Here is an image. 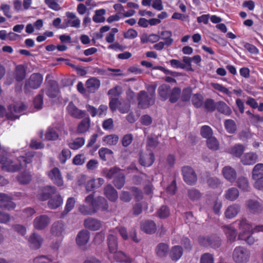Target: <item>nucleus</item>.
Masks as SVG:
<instances>
[{
	"label": "nucleus",
	"mask_w": 263,
	"mask_h": 263,
	"mask_svg": "<svg viewBox=\"0 0 263 263\" xmlns=\"http://www.w3.org/2000/svg\"><path fill=\"white\" fill-rule=\"evenodd\" d=\"M49 178L53 184L58 186H62L64 184L63 179L60 170L57 167H53L47 173Z\"/></svg>",
	"instance_id": "nucleus-7"
},
{
	"label": "nucleus",
	"mask_w": 263,
	"mask_h": 263,
	"mask_svg": "<svg viewBox=\"0 0 263 263\" xmlns=\"http://www.w3.org/2000/svg\"><path fill=\"white\" fill-rule=\"evenodd\" d=\"M65 225L64 222L61 220L54 222L50 229L51 234L55 236H61L65 232Z\"/></svg>",
	"instance_id": "nucleus-12"
},
{
	"label": "nucleus",
	"mask_w": 263,
	"mask_h": 263,
	"mask_svg": "<svg viewBox=\"0 0 263 263\" xmlns=\"http://www.w3.org/2000/svg\"><path fill=\"white\" fill-rule=\"evenodd\" d=\"M200 263H214V258L213 254L205 253L201 255Z\"/></svg>",
	"instance_id": "nucleus-63"
},
{
	"label": "nucleus",
	"mask_w": 263,
	"mask_h": 263,
	"mask_svg": "<svg viewBox=\"0 0 263 263\" xmlns=\"http://www.w3.org/2000/svg\"><path fill=\"white\" fill-rule=\"evenodd\" d=\"M217 110L226 116H230L232 114L231 108L223 101H219L217 102L216 108Z\"/></svg>",
	"instance_id": "nucleus-33"
},
{
	"label": "nucleus",
	"mask_w": 263,
	"mask_h": 263,
	"mask_svg": "<svg viewBox=\"0 0 263 263\" xmlns=\"http://www.w3.org/2000/svg\"><path fill=\"white\" fill-rule=\"evenodd\" d=\"M62 203L63 198L60 195L58 194L49 199L48 205L51 209H55L60 206Z\"/></svg>",
	"instance_id": "nucleus-36"
},
{
	"label": "nucleus",
	"mask_w": 263,
	"mask_h": 263,
	"mask_svg": "<svg viewBox=\"0 0 263 263\" xmlns=\"http://www.w3.org/2000/svg\"><path fill=\"white\" fill-rule=\"evenodd\" d=\"M208 147L214 151H217L219 148V142L215 137H211L206 140Z\"/></svg>",
	"instance_id": "nucleus-52"
},
{
	"label": "nucleus",
	"mask_w": 263,
	"mask_h": 263,
	"mask_svg": "<svg viewBox=\"0 0 263 263\" xmlns=\"http://www.w3.org/2000/svg\"><path fill=\"white\" fill-rule=\"evenodd\" d=\"M169 249L168 245L165 243H159L155 249V252L157 255L161 258L165 257L166 256Z\"/></svg>",
	"instance_id": "nucleus-35"
},
{
	"label": "nucleus",
	"mask_w": 263,
	"mask_h": 263,
	"mask_svg": "<svg viewBox=\"0 0 263 263\" xmlns=\"http://www.w3.org/2000/svg\"><path fill=\"white\" fill-rule=\"evenodd\" d=\"M106 13V10L100 9L95 11V14L92 17V21L96 23H103L105 21L104 15Z\"/></svg>",
	"instance_id": "nucleus-43"
},
{
	"label": "nucleus",
	"mask_w": 263,
	"mask_h": 263,
	"mask_svg": "<svg viewBox=\"0 0 263 263\" xmlns=\"http://www.w3.org/2000/svg\"><path fill=\"white\" fill-rule=\"evenodd\" d=\"M192 93V89L191 87H186L183 89L182 95L181 96V100L183 102L190 101Z\"/></svg>",
	"instance_id": "nucleus-62"
},
{
	"label": "nucleus",
	"mask_w": 263,
	"mask_h": 263,
	"mask_svg": "<svg viewBox=\"0 0 263 263\" xmlns=\"http://www.w3.org/2000/svg\"><path fill=\"white\" fill-rule=\"evenodd\" d=\"M204 108L209 112H213L216 108L217 102L212 99H206L203 103Z\"/></svg>",
	"instance_id": "nucleus-55"
},
{
	"label": "nucleus",
	"mask_w": 263,
	"mask_h": 263,
	"mask_svg": "<svg viewBox=\"0 0 263 263\" xmlns=\"http://www.w3.org/2000/svg\"><path fill=\"white\" fill-rule=\"evenodd\" d=\"M239 195L238 190L236 187H232L226 191L224 197L228 200L233 201L238 198Z\"/></svg>",
	"instance_id": "nucleus-37"
},
{
	"label": "nucleus",
	"mask_w": 263,
	"mask_h": 263,
	"mask_svg": "<svg viewBox=\"0 0 263 263\" xmlns=\"http://www.w3.org/2000/svg\"><path fill=\"white\" fill-rule=\"evenodd\" d=\"M50 218L46 215H41L36 217L33 221L34 228L42 230L46 228L50 222Z\"/></svg>",
	"instance_id": "nucleus-8"
},
{
	"label": "nucleus",
	"mask_w": 263,
	"mask_h": 263,
	"mask_svg": "<svg viewBox=\"0 0 263 263\" xmlns=\"http://www.w3.org/2000/svg\"><path fill=\"white\" fill-rule=\"evenodd\" d=\"M224 126L226 131L229 134H234L237 130L236 123L232 119L226 120L224 122Z\"/></svg>",
	"instance_id": "nucleus-47"
},
{
	"label": "nucleus",
	"mask_w": 263,
	"mask_h": 263,
	"mask_svg": "<svg viewBox=\"0 0 263 263\" xmlns=\"http://www.w3.org/2000/svg\"><path fill=\"white\" fill-rule=\"evenodd\" d=\"M89 239V233L86 230L80 231L76 237V242L80 246H85Z\"/></svg>",
	"instance_id": "nucleus-22"
},
{
	"label": "nucleus",
	"mask_w": 263,
	"mask_h": 263,
	"mask_svg": "<svg viewBox=\"0 0 263 263\" xmlns=\"http://www.w3.org/2000/svg\"><path fill=\"white\" fill-rule=\"evenodd\" d=\"M43 98V93H39L34 98L33 105L35 108L41 109L42 108Z\"/></svg>",
	"instance_id": "nucleus-64"
},
{
	"label": "nucleus",
	"mask_w": 263,
	"mask_h": 263,
	"mask_svg": "<svg viewBox=\"0 0 263 263\" xmlns=\"http://www.w3.org/2000/svg\"><path fill=\"white\" fill-rule=\"evenodd\" d=\"M34 155L32 154H26L17 158L19 164H13V161L8 158L7 154L3 152L0 154V164H2V169L9 172L18 171L21 168L26 167L27 164L32 162Z\"/></svg>",
	"instance_id": "nucleus-1"
},
{
	"label": "nucleus",
	"mask_w": 263,
	"mask_h": 263,
	"mask_svg": "<svg viewBox=\"0 0 263 263\" xmlns=\"http://www.w3.org/2000/svg\"><path fill=\"white\" fill-rule=\"evenodd\" d=\"M157 215L158 217L162 219L168 217L170 215V210L169 208L166 205H162L158 210Z\"/></svg>",
	"instance_id": "nucleus-57"
},
{
	"label": "nucleus",
	"mask_w": 263,
	"mask_h": 263,
	"mask_svg": "<svg viewBox=\"0 0 263 263\" xmlns=\"http://www.w3.org/2000/svg\"><path fill=\"white\" fill-rule=\"evenodd\" d=\"M156 88V85H151L149 87V88L152 90V92L149 95L144 90H141L138 93L137 100L140 107L146 108L154 104Z\"/></svg>",
	"instance_id": "nucleus-2"
},
{
	"label": "nucleus",
	"mask_w": 263,
	"mask_h": 263,
	"mask_svg": "<svg viewBox=\"0 0 263 263\" xmlns=\"http://www.w3.org/2000/svg\"><path fill=\"white\" fill-rule=\"evenodd\" d=\"M232 257L236 263H246L250 259V252L247 248L238 246L234 249Z\"/></svg>",
	"instance_id": "nucleus-4"
},
{
	"label": "nucleus",
	"mask_w": 263,
	"mask_h": 263,
	"mask_svg": "<svg viewBox=\"0 0 263 263\" xmlns=\"http://www.w3.org/2000/svg\"><path fill=\"white\" fill-rule=\"evenodd\" d=\"M199 245L203 247H211L213 248H217L221 245L220 238L216 234L210 236H200L198 238Z\"/></svg>",
	"instance_id": "nucleus-5"
},
{
	"label": "nucleus",
	"mask_w": 263,
	"mask_h": 263,
	"mask_svg": "<svg viewBox=\"0 0 263 263\" xmlns=\"http://www.w3.org/2000/svg\"><path fill=\"white\" fill-rule=\"evenodd\" d=\"M237 187L242 191H248L249 189V183L247 178L244 176L239 177L236 180Z\"/></svg>",
	"instance_id": "nucleus-41"
},
{
	"label": "nucleus",
	"mask_w": 263,
	"mask_h": 263,
	"mask_svg": "<svg viewBox=\"0 0 263 263\" xmlns=\"http://www.w3.org/2000/svg\"><path fill=\"white\" fill-rule=\"evenodd\" d=\"M263 177V163L256 164L252 170V179L258 180Z\"/></svg>",
	"instance_id": "nucleus-42"
},
{
	"label": "nucleus",
	"mask_w": 263,
	"mask_h": 263,
	"mask_svg": "<svg viewBox=\"0 0 263 263\" xmlns=\"http://www.w3.org/2000/svg\"><path fill=\"white\" fill-rule=\"evenodd\" d=\"M86 88L90 93H94L100 86V81L96 78L88 79L85 83Z\"/></svg>",
	"instance_id": "nucleus-17"
},
{
	"label": "nucleus",
	"mask_w": 263,
	"mask_h": 263,
	"mask_svg": "<svg viewBox=\"0 0 263 263\" xmlns=\"http://www.w3.org/2000/svg\"><path fill=\"white\" fill-rule=\"evenodd\" d=\"M90 119L89 117L83 119L78 124L77 132L79 134H84L87 132L90 127Z\"/></svg>",
	"instance_id": "nucleus-34"
},
{
	"label": "nucleus",
	"mask_w": 263,
	"mask_h": 263,
	"mask_svg": "<svg viewBox=\"0 0 263 263\" xmlns=\"http://www.w3.org/2000/svg\"><path fill=\"white\" fill-rule=\"evenodd\" d=\"M0 206L8 210L14 209L15 204L5 193H0Z\"/></svg>",
	"instance_id": "nucleus-15"
},
{
	"label": "nucleus",
	"mask_w": 263,
	"mask_h": 263,
	"mask_svg": "<svg viewBox=\"0 0 263 263\" xmlns=\"http://www.w3.org/2000/svg\"><path fill=\"white\" fill-rule=\"evenodd\" d=\"M122 172L121 169L119 168L117 166H114L110 169L108 170L107 168L104 169L103 171V173L104 176L108 179H114L116 177V176L119 175V174L121 173Z\"/></svg>",
	"instance_id": "nucleus-38"
},
{
	"label": "nucleus",
	"mask_w": 263,
	"mask_h": 263,
	"mask_svg": "<svg viewBox=\"0 0 263 263\" xmlns=\"http://www.w3.org/2000/svg\"><path fill=\"white\" fill-rule=\"evenodd\" d=\"M182 174L184 181L189 185H193L197 181L196 174L194 170L190 166H183L182 168Z\"/></svg>",
	"instance_id": "nucleus-6"
},
{
	"label": "nucleus",
	"mask_w": 263,
	"mask_h": 263,
	"mask_svg": "<svg viewBox=\"0 0 263 263\" xmlns=\"http://www.w3.org/2000/svg\"><path fill=\"white\" fill-rule=\"evenodd\" d=\"M76 201L74 198L69 197L66 201L65 209L62 213V216H64L70 212L74 208Z\"/></svg>",
	"instance_id": "nucleus-54"
},
{
	"label": "nucleus",
	"mask_w": 263,
	"mask_h": 263,
	"mask_svg": "<svg viewBox=\"0 0 263 263\" xmlns=\"http://www.w3.org/2000/svg\"><path fill=\"white\" fill-rule=\"evenodd\" d=\"M239 229L241 231L240 233H243L244 235H249L251 233H253V229H252L251 224L245 218H242L239 221Z\"/></svg>",
	"instance_id": "nucleus-27"
},
{
	"label": "nucleus",
	"mask_w": 263,
	"mask_h": 263,
	"mask_svg": "<svg viewBox=\"0 0 263 263\" xmlns=\"http://www.w3.org/2000/svg\"><path fill=\"white\" fill-rule=\"evenodd\" d=\"M47 192H42L38 195V198L41 201H45L50 199L52 194H54L57 192V189L53 186H47L45 188Z\"/></svg>",
	"instance_id": "nucleus-30"
},
{
	"label": "nucleus",
	"mask_w": 263,
	"mask_h": 263,
	"mask_svg": "<svg viewBox=\"0 0 263 263\" xmlns=\"http://www.w3.org/2000/svg\"><path fill=\"white\" fill-rule=\"evenodd\" d=\"M183 248L180 246L172 247L169 253L170 257L174 261L179 260L183 255Z\"/></svg>",
	"instance_id": "nucleus-20"
},
{
	"label": "nucleus",
	"mask_w": 263,
	"mask_h": 263,
	"mask_svg": "<svg viewBox=\"0 0 263 263\" xmlns=\"http://www.w3.org/2000/svg\"><path fill=\"white\" fill-rule=\"evenodd\" d=\"M107 245L110 253L116 252L118 249L117 238L112 234H109L107 236Z\"/></svg>",
	"instance_id": "nucleus-31"
},
{
	"label": "nucleus",
	"mask_w": 263,
	"mask_h": 263,
	"mask_svg": "<svg viewBox=\"0 0 263 263\" xmlns=\"http://www.w3.org/2000/svg\"><path fill=\"white\" fill-rule=\"evenodd\" d=\"M6 117L8 120H14L19 118V116L14 115L8 109L7 111L6 108L3 106L0 105V117Z\"/></svg>",
	"instance_id": "nucleus-44"
},
{
	"label": "nucleus",
	"mask_w": 263,
	"mask_h": 263,
	"mask_svg": "<svg viewBox=\"0 0 263 263\" xmlns=\"http://www.w3.org/2000/svg\"><path fill=\"white\" fill-rule=\"evenodd\" d=\"M246 206L253 214H259L263 210V205L257 200L249 199L246 202Z\"/></svg>",
	"instance_id": "nucleus-10"
},
{
	"label": "nucleus",
	"mask_w": 263,
	"mask_h": 263,
	"mask_svg": "<svg viewBox=\"0 0 263 263\" xmlns=\"http://www.w3.org/2000/svg\"><path fill=\"white\" fill-rule=\"evenodd\" d=\"M104 193L105 196L110 201L115 202L118 199L117 191L110 184H108L104 187Z\"/></svg>",
	"instance_id": "nucleus-21"
},
{
	"label": "nucleus",
	"mask_w": 263,
	"mask_h": 263,
	"mask_svg": "<svg viewBox=\"0 0 263 263\" xmlns=\"http://www.w3.org/2000/svg\"><path fill=\"white\" fill-rule=\"evenodd\" d=\"M222 174L224 178L230 182L234 183L236 180L237 174L236 171L231 166H225L222 169Z\"/></svg>",
	"instance_id": "nucleus-14"
},
{
	"label": "nucleus",
	"mask_w": 263,
	"mask_h": 263,
	"mask_svg": "<svg viewBox=\"0 0 263 263\" xmlns=\"http://www.w3.org/2000/svg\"><path fill=\"white\" fill-rule=\"evenodd\" d=\"M119 140V137L116 135H109L103 138L102 141L106 145H115L117 144Z\"/></svg>",
	"instance_id": "nucleus-50"
},
{
	"label": "nucleus",
	"mask_w": 263,
	"mask_h": 263,
	"mask_svg": "<svg viewBox=\"0 0 263 263\" xmlns=\"http://www.w3.org/2000/svg\"><path fill=\"white\" fill-rule=\"evenodd\" d=\"M223 229L228 239L232 242L235 241L237 236L236 230L230 226H225Z\"/></svg>",
	"instance_id": "nucleus-39"
},
{
	"label": "nucleus",
	"mask_w": 263,
	"mask_h": 263,
	"mask_svg": "<svg viewBox=\"0 0 263 263\" xmlns=\"http://www.w3.org/2000/svg\"><path fill=\"white\" fill-rule=\"evenodd\" d=\"M71 153L70 151L67 148H64L59 154L58 158L60 163L64 164L66 163V161L71 157Z\"/></svg>",
	"instance_id": "nucleus-53"
},
{
	"label": "nucleus",
	"mask_w": 263,
	"mask_h": 263,
	"mask_svg": "<svg viewBox=\"0 0 263 263\" xmlns=\"http://www.w3.org/2000/svg\"><path fill=\"white\" fill-rule=\"evenodd\" d=\"M240 211V206L237 204H233L228 207L224 212L225 216L229 219L235 217Z\"/></svg>",
	"instance_id": "nucleus-25"
},
{
	"label": "nucleus",
	"mask_w": 263,
	"mask_h": 263,
	"mask_svg": "<svg viewBox=\"0 0 263 263\" xmlns=\"http://www.w3.org/2000/svg\"><path fill=\"white\" fill-rule=\"evenodd\" d=\"M93 207L96 213L99 210L103 211L107 210L108 204L107 200L104 197L99 196L96 198Z\"/></svg>",
	"instance_id": "nucleus-28"
},
{
	"label": "nucleus",
	"mask_w": 263,
	"mask_h": 263,
	"mask_svg": "<svg viewBox=\"0 0 263 263\" xmlns=\"http://www.w3.org/2000/svg\"><path fill=\"white\" fill-rule=\"evenodd\" d=\"M98 154L100 159L104 161H106L107 160V156L111 155L113 152L110 149L102 147L99 150Z\"/></svg>",
	"instance_id": "nucleus-60"
},
{
	"label": "nucleus",
	"mask_w": 263,
	"mask_h": 263,
	"mask_svg": "<svg viewBox=\"0 0 263 263\" xmlns=\"http://www.w3.org/2000/svg\"><path fill=\"white\" fill-rule=\"evenodd\" d=\"M84 227L91 231L98 230L101 226V221L93 218H88L84 220Z\"/></svg>",
	"instance_id": "nucleus-19"
},
{
	"label": "nucleus",
	"mask_w": 263,
	"mask_h": 263,
	"mask_svg": "<svg viewBox=\"0 0 263 263\" xmlns=\"http://www.w3.org/2000/svg\"><path fill=\"white\" fill-rule=\"evenodd\" d=\"M203 97L200 93L193 95L192 99V102L193 106L196 108H200L203 104Z\"/></svg>",
	"instance_id": "nucleus-49"
},
{
	"label": "nucleus",
	"mask_w": 263,
	"mask_h": 263,
	"mask_svg": "<svg viewBox=\"0 0 263 263\" xmlns=\"http://www.w3.org/2000/svg\"><path fill=\"white\" fill-rule=\"evenodd\" d=\"M43 77L40 73H33L31 74L29 78L26 80L24 85V91L27 93L30 89H36L42 85Z\"/></svg>",
	"instance_id": "nucleus-3"
},
{
	"label": "nucleus",
	"mask_w": 263,
	"mask_h": 263,
	"mask_svg": "<svg viewBox=\"0 0 263 263\" xmlns=\"http://www.w3.org/2000/svg\"><path fill=\"white\" fill-rule=\"evenodd\" d=\"M85 140L83 137H78L68 143V147L72 150H77L81 148L85 144Z\"/></svg>",
	"instance_id": "nucleus-40"
},
{
	"label": "nucleus",
	"mask_w": 263,
	"mask_h": 263,
	"mask_svg": "<svg viewBox=\"0 0 263 263\" xmlns=\"http://www.w3.org/2000/svg\"><path fill=\"white\" fill-rule=\"evenodd\" d=\"M171 90L170 86L167 84H162L159 87L158 92L161 101H165L168 99Z\"/></svg>",
	"instance_id": "nucleus-26"
},
{
	"label": "nucleus",
	"mask_w": 263,
	"mask_h": 263,
	"mask_svg": "<svg viewBox=\"0 0 263 263\" xmlns=\"http://www.w3.org/2000/svg\"><path fill=\"white\" fill-rule=\"evenodd\" d=\"M59 92V88L57 82L51 81L49 82V85L46 92V94L50 98H56Z\"/></svg>",
	"instance_id": "nucleus-23"
},
{
	"label": "nucleus",
	"mask_w": 263,
	"mask_h": 263,
	"mask_svg": "<svg viewBox=\"0 0 263 263\" xmlns=\"http://www.w3.org/2000/svg\"><path fill=\"white\" fill-rule=\"evenodd\" d=\"M200 134L203 138L208 139L212 137V129L208 125H203L201 128Z\"/></svg>",
	"instance_id": "nucleus-61"
},
{
	"label": "nucleus",
	"mask_w": 263,
	"mask_h": 263,
	"mask_svg": "<svg viewBox=\"0 0 263 263\" xmlns=\"http://www.w3.org/2000/svg\"><path fill=\"white\" fill-rule=\"evenodd\" d=\"M59 134L53 127H48L45 134V138L48 141L57 140L59 138Z\"/></svg>",
	"instance_id": "nucleus-51"
},
{
	"label": "nucleus",
	"mask_w": 263,
	"mask_h": 263,
	"mask_svg": "<svg viewBox=\"0 0 263 263\" xmlns=\"http://www.w3.org/2000/svg\"><path fill=\"white\" fill-rule=\"evenodd\" d=\"M245 151V147L242 144H236L229 149V153L233 156L237 158H240Z\"/></svg>",
	"instance_id": "nucleus-18"
},
{
	"label": "nucleus",
	"mask_w": 263,
	"mask_h": 263,
	"mask_svg": "<svg viewBox=\"0 0 263 263\" xmlns=\"http://www.w3.org/2000/svg\"><path fill=\"white\" fill-rule=\"evenodd\" d=\"M67 110L71 116L75 118L81 119L85 116V111L78 109L72 102L67 105Z\"/></svg>",
	"instance_id": "nucleus-11"
},
{
	"label": "nucleus",
	"mask_w": 263,
	"mask_h": 263,
	"mask_svg": "<svg viewBox=\"0 0 263 263\" xmlns=\"http://www.w3.org/2000/svg\"><path fill=\"white\" fill-rule=\"evenodd\" d=\"M26 71L25 66L22 65H18L15 69V79L17 82L22 81L26 77Z\"/></svg>",
	"instance_id": "nucleus-32"
},
{
	"label": "nucleus",
	"mask_w": 263,
	"mask_h": 263,
	"mask_svg": "<svg viewBox=\"0 0 263 263\" xmlns=\"http://www.w3.org/2000/svg\"><path fill=\"white\" fill-rule=\"evenodd\" d=\"M189 198L193 201L198 200L201 197V194L198 190L195 188L189 189L187 191Z\"/></svg>",
	"instance_id": "nucleus-56"
},
{
	"label": "nucleus",
	"mask_w": 263,
	"mask_h": 263,
	"mask_svg": "<svg viewBox=\"0 0 263 263\" xmlns=\"http://www.w3.org/2000/svg\"><path fill=\"white\" fill-rule=\"evenodd\" d=\"M114 260L118 262L132 263L133 259L125 254L122 251H117L114 252Z\"/></svg>",
	"instance_id": "nucleus-29"
},
{
	"label": "nucleus",
	"mask_w": 263,
	"mask_h": 263,
	"mask_svg": "<svg viewBox=\"0 0 263 263\" xmlns=\"http://www.w3.org/2000/svg\"><path fill=\"white\" fill-rule=\"evenodd\" d=\"M32 177L30 174L26 172L22 173L17 177V180L21 184H26L31 180Z\"/></svg>",
	"instance_id": "nucleus-58"
},
{
	"label": "nucleus",
	"mask_w": 263,
	"mask_h": 263,
	"mask_svg": "<svg viewBox=\"0 0 263 263\" xmlns=\"http://www.w3.org/2000/svg\"><path fill=\"white\" fill-rule=\"evenodd\" d=\"M258 156L254 152H248L244 154L241 157L240 162L244 165H252L257 161Z\"/></svg>",
	"instance_id": "nucleus-9"
},
{
	"label": "nucleus",
	"mask_w": 263,
	"mask_h": 263,
	"mask_svg": "<svg viewBox=\"0 0 263 263\" xmlns=\"http://www.w3.org/2000/svg\"><path fill=\"white\" fill-rule=\"evenodd\" d=\"M155 160V156L153 152L149 154L141 155L139 158L140 164L144 166L149 167L151 166Z\"/></svg>",
	"instance_id": "nucleus-24"
},
{
	"label": "nucleus",
	"mask_w": 263,
	"mask_h": 263,
	"mask_svg": "<svg viewBox=\"0 0 263 263\" xmlns=\"http://www.w3.org/2000/svg\"><path fill=\"white\" fill-rule=\"evenodd\" d=\"M26 106L23 103L11 104L8 106V110L14 115L21 113L26 109Z\"/></svg>",
	"instance_id": "nucleus-48"
},
{
	"label": "nucleus",
	"mask_w": 263,
	"mask_h": 263,
	"mask_svg": "<svg viewBox=\"0 0 263 263\" xmlns=\"http://www.w3.org/2000/svg\"><path fill=\"white\" fill-rule=\"evenodd\" d=\"M79 211L84 215H92L96 213V210H94V207L90 205H81L79 207Z\"/></svg>",
	"instance_id": "nucleus-59"
},
{
	"label": "nucleus",
	"mask_w": 263,
	"mask_h": 263,
	"mask_svg": "<svg viewBox=\"0 0 263 263\" xmlns=\"http://www.w3.org/2000/svg\"><path fill=\"white\" fill-rule=\"evenodd\" d=\"M181 89L179 87H175L171 90V92L168 97L169 101L171 103H175L179 100L180 94Z\"/></svg>",
	"instance_id": "nucleus-46"
},
{
	"label": "nucleus",
	"mask_w": 263,
	"mask_h": 263,
	"mask_svg": "<svg viewBox=\"0 0 263 263\" xmlns=\"http://www.w3.org/2000/svg\"><path fill=\"white\" fill-rule=\"evenodd\" d=\"M28 241L31 248L37 250L41 248L43 239L40 235L34 233L30 235Z\"/></svg>",
	"instance_id": "nucleus-13"
},
{
	"label": "nucleus",
	"mask_w": 263,
	"mask_h": 263,
	"mask_svg": "<svg viewBox=\"0 0 263 263\" xmlns=\"http://www.w3.org/2000/svg\"><path fill=\"white\" fill-rule=\"evenodd\" d=\"M141 229L145 233L151 234L155 233L157 228L154 221L147 220L141 222Z\"/></svg>",
	"instance_id": "nucleus-16"
},
{
	"label": "nucleus",
	"mask_w": 263,
	"mask_h": 263,
	"mask_svg": "<svg viewBox=\"0 0 263 263\" xmlns=\"http://www.w3.org/2000/svg\"><path fill=\"white\" fill-rule=\"evenodd\" d=\"M125 176L123 172L119 174L118 175L116 176V177L113 180V184L118 189H121L122 188L125 184Z\"/></svg>",
	"instance_id": "nucleus-45"
}]
</instances>
